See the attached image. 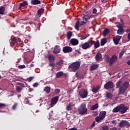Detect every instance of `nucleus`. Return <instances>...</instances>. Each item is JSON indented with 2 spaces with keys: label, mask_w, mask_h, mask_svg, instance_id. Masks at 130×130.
<instances>
[{
  "label": "nucleus",
  "mask_w": 130,
  "mask_h": 130,
  "mask_svg": "<svg viewBox=\"0 0 130 130\" xmlns=\"http://www.w3.org/2000/svg\"><path fill=\"white\" fill-rule=\"evenodd\" d=\"M128 109L127 107H125L124 104H121L114 108L112 110V112L113 113L120 112L121 114H123V113H125V112L127 111Z\"/></svg>",
  "instance_id": "nucleus-1"
},
{
  "label": "nucleus",
  "mask_w": 130,
  "mask_h": 130,
  "mask_svg": "<svg viewBox=\"0 0 130 130\" xmlns=\"http://www.w3.org/2000/svg\"><path fill=\"white\" fill-rule=\"evenodd\" d=\"M81 66L80 61H76L72 63L68 67L69 70H71V72H77L80 69Z\"/></svg>",
  "instance_id": "nucleus-2"
},
{
  "label": "nucleus",
  "mask_w": 130,
  "mask_h": 130,
  "mask_svg": "<svg viewBox=\"0 0 130 130\" xmlns=\"http://www.w3.org/2000/svg\"><path fill=\"white\" fill-rule=\"evenodd\" d=\"M95 16L93 14H84L82 17L83 21L80 23L81 26H83V25H85L88 22V20H90L92 18H94Z\"/></svg>",
  "instance_id": "nucleus-3"
},
{
  "label": "nucleus",
  "mask_w": 130,
  "mask_h": 130,
  "mask_svg": "<svg viewBox=\"0 0 130 130\" xmlns=\"http://www.w3.org/2000/svg\"><path fill=\"white\" fill-rule=\"evenodd\" d=\"M88 112V109L86 107L85 104H82L78 108V113L81 115H85Z\"/></svg>",
  "instance_id": "nucleus-4"
},
{
  "label": "nucleus",
  "mask_w": 130,
  "mask_h": 130,
  "mask_svg": "<svg viewBox=\"0 0 130 130\" xmlns=\"http://www.w3.org/2000/svg\"><path fill=\"white\" fill-rule=\"evenodd\" d=\"M48 59L49 61V66L52 68V67H55V63H54V60H55V57L53 55H49L48 56Z\"/></svg>",
  "instance_id": "nucleus-5"
},
{
  "label": "nucleus",
  "mask_w": 130,
  "mask_h": 130,
  "mask_svg": "<svg viewBox=\"0 0 130 130\" xmlns=\"http://www.w3.org/2000/svg\"><path fill=\"white\" fill-rule=\"evenodd\" d=\"M104 88L106 89V90L113 89V88H114V84L112 81H108L104 85Z\"/></svg>",
  "instance_id": "nucleus-6"
},
{
  "label": "nucleus",
  "mask_w": 130,
  "mask_h": 130,
  "mask_svg": "<svg viewBox=\"0 0 130 130\" xmlns=\"http://www.w3.org/2000/svg\"><path fill=\"white\" fill-rule=\"evenodd\" d=\"M79 95L81 98H86L88 96V91L85 89H83L80 90Z\"/></svg>",
  "instance_id": "nucleus-7"
},
{
  "label": "nucleus",
  "mask_w": 130,
  "mask_h": 130,
  "mask_svg": "<svg viewBox=\"0 0 130 130\" xmlns=\"http://www.w3.org/2000/svg\"><path fill=\"white\" fill-rule=\"evenodd\" d=\"M123 26L120 25H117L116 27L118 28L117 34L118 35H123V33H124V29H123Z\"/></svg>",
  "instance_id": "nucleus-8"
},
{
  "label": "nucleus",
  "mask_w": 130,
  "mask_h": 130,
  "mask_svg": "<svg viewBox=\"0 0 130 130\" xmlns=\"http://www.w3.org/2000/svg\"><path fill=\"white\" fill-rule=\"evenodd\" d=\"M129 126V122L126 120H121L119 124V127H124V126L128 127Z\"/></svg>",
  "instance_id": "nucleus-9"
},
{
  "label": "nucleus",
  "mask_w": 130,
  "mask_h": 130,
  "mask_svg": "<svg viewBox=\"0 0 130 130\" xmlns=\"http://www.w3.org/2000/svg\"><path fill=\"white\" fill-rule=\"evenodd\" d=\"M59 98V97H58V96H56L51 99V104L50 105V107H53V106L57 103Z\"/></svg>",
  "instance_id": "nucleus-10"
},
{
  "label": "nucleus",
  "mask_w": 130,
  "mask_h": 130,
  "mask_svg": "<svg viewBox=\"0 0 130 130\" xmlns=\"http://www.w3.org/2000/svg\"><path fill=\"white\" fill-rule=\"evenodd\" d=\"M92 46L91 45V44L90 43V42H86L84 43L83 44H81V47L82 49H89Z\"/></svg>",
  "instance_id": "nucleus-11"
},
{
  "label": "nucleus",
  "mask_w": 130,
  "mask_h": 130,
  "mask_svg": "<svg viewBox=\"0 0 130 130\" xmlns=\"http://www.w3.org/2000/svg\"><path fill=\"white\" fill-rule=\"evenodd\" d=\"M62 51L64 53H69L73 51V48L70 46H65L63 47Z\"/></svg>",
  "instance_id": "nucleus-12"
},
{
  "label": "nucleus",
  "mask_w": 130,
  "mask_h": 130,
  "mask_svg": "<svg viewBox=\"0 0 130 130\" xmlns=\"http://www.w3.org/2000/svg\"><path fill=\"white\" fill-rule=\"evenodd\" d=\"M60 51H61V49L60 48V46H59V45H56L54 47L53 52V53H54V54H58V53H60Z\"/></svg>",
  "instance_id": "nucleus-13"
},
{
  "label": "nucleus",
  "mask_w": 130,
  "mask_h": 130,
  "mask_svg": "<svg viewBox=\"0 0 130 130\" xmlns=\"http://www.w3.org/2000/svg\"><path fill=\"white\" fill-rule=\"evenodd\" d=\"M90 44H91V46L92 45H94L95 48H98V47L100 46V43L98 40L96 42L91 40L90 41Z\"/></svg>",
  "instance_id": "nucleus-14"
},
{
  "label": "nucleus",
  "mask_w": 130,
  "mask_h": 130,
  "mask_svg": "<svg viewBox=\"0 0 130 130\" xmlns=\"http://www.w3.org/2000/svg\"><path fill=\"white\" fill-rule=\"evenodd\" d=\"M121 38H122V36H116L115 38L113 39L114 43H115L116 45H117V44H118V43H119V41H120V39H121Z\"/></svg>",
  "instance_id": "nucleus-15"
},
{
  "label": "nucleus",
  "mask_w": 130,
  "mask_h": 130,
  "mask_svg": "<svg viewBox=\"0 0 130 130\" xmlns=\"http://www.w3.org/2000/svg\"><path fill=\"white\" fill-rule=\"evenodd\" d=\"M117 60V56L113 55L110 59V64H112Z\"/></svg>",
  "instance_id": "nucleus-16"
},
{
  "label": "nucleus",
  "mask_w": 130,
  "mask_h": 130,
  "mask_svg": "<svg viewBox=\"0 0 130 130\" xmlns=\"http://www.w3.org/2000/svg\"><path fill=\"white\" fill-rule=\"evenodd\" d=\"M126 91V89H125V88H124L123 86H121L119 88L118 95H123V94H124Z\"/></svg>",
  "instance_id": "nucleus-17"
},
{
  "label": "nucleus",
  "mask_w": 130,
  "mask_h": 130,
  "mask_svg": "<svg viewBox=\"0 0 130 130\" xmlns=\"http://www.w3.org/2000/svg\"><path fill=\"white\" fill-rule=\"evenodd\" d=\"M70 43L74 46H76V45H78L79 44V40L76 39H72L70 40Z\"/></svg>",
  "instance_id": "nucleus-18"
},
{
  "label": "nucleus",
  "mask_w": 130,
  "mask_h": 130,
  "mask_svg": "<svg viewBox=\"0 0 130 130\" xmlns=\"http://www.w3.org/2000/svg\"><path fill=\"white\" fill-rule=\"evenodd\" d=\"M102 59V54L100 52H98L95 56V59L96 61H99V60H100Z\"/></svg>",
  "instance_id": "nucleus-19"
},
{
  "label": "nucleus",
  "mask_w": 130,
  "mask_h": 130,
  "mask_svg": "<svg viewBox=\"0 0 130 130\" xmlns=\"http://www.w3.org/2000/svg\"><path fill=\"white\" fill-rule=\"evenodd\" d=\"M9 42L11 46H13V45H15V44H17V43H18V41L17 40V38H14L13 39H10L9 40Z\"/></svg>",
  "instance_id": "nucleus-20"
},
{
  "label": "nucleus",
  "mask_w": 130,
  "mask_h": 130,
  "mask_svg": "<svg viewBox=\"0 0 130 130\" xmlns=\"http://www.w3.org/2000/svg\"><path fill=\"white\" fill-rule=\"evenodd\" d=\"M26 6H28V2L23 1L22 3L20 4V6H19V10H21L22 8H24L26 7Z\"/></svg>",
  "instance_id": "nucleus-21"
},
{
  "label": "nucleus",
  "mask_w": 130,
  "mask_h": 130,
  "mask_svg": "<svg viewBox=\"0 0 130 130\" xmlns=\"http://www.w3.org/2000/svg\"><path fill=\"white\" fill-rule=\"evenodd\" d=\"M41 2L39 0H31V4L33 5H40Z\"/></svg>",
  "instance_id": "nucleus-22"
},
{
  "label": "nucleus",
  "mask_w": 130,
  "mask_h": 130,
  "mask_svg": "<svg viewBox=\"0 0 130 130\" xmlns=\"http://www.w3.org/2000/svg\"><path fill=\"white\" fill-rule=\"evenodd\" d=\"M122 87H123V88H124V89L127 90V89L128 88V87H129V83H128V82L125 81L123 83Z\"/></svg>",
  "instance_id": "nucleus-23"
},
{
  "label": "nucleus",
  "mask_w": 130,
  "mask_h": 130,
  "mask_svg": "<svg viewBox=\"0 0 130 130\" xmlns=\"http://www.w3.org/2000/svg\"><path fill=\"white\" fill-rule=\"evenodd\" d=\"M105 115H106V111H102L100 112L99 116L101 117V118L104 119L105 118Z\"/></svg>",
  "instance_id": "nucleus-24"
},
{
  "label": "nucleus",
  "mask_w": 130,
  "mask_h": 130,
  "mask_svg": "<svg viewBox=\"0 0 130 130\" xmlns=\"http://www.w3.org/2000/svg\"><path fill=\"white\" fill-rule=\"evenodd\" d=\"M64 64V61L63 60H60L56 62V66H59L62 67Z\"/></svg>",
  "instance_id": "nucleus-25"
},
{
  "label": "nucleus",
  "mask_w": 130,
  "mask_h": 130,
  "mask_svg": "<svg viewBox=\"0 0 130 130\" xmlns=\"http://www.w3.org/2000/svg\"><path fill=\"white\" fill-rule=\"evenodd\" d=\"M99 64H94L90 66V71H95V70H96L98 69Z\"/></svg>",
  "instance_id": "nucleus-26"
},
{
  "label": "nucleus",
  "mask_w": 130,
  "mask_h": 130,
  "mask_svg": "<svg viewBox=\"0 0 130 130\" xmlns=\"http://www.w3.org/2000/svg\"><path fill=\"white\" fill-rule=\"evenodd\" d=\"M110 32V31L109 30V29L105 28L102 33V35L104 36V37H105V36H106V35H107V34H108V33H109Z\"/></svg>",
  "instance_id": "nucleus-27"
},
{
  "label": "nucleus",
  "mask_w": 130,
  "mask_h": 130,
  "mask_svg": "<svg viewBox=\"0 0 130 130\" xmlns=\"http://www.w3.org/2000/svg\"><path fill=\"white\" fill-rule=\"evenodd\" d=\"M16 92L17 93H21V92H22V91H23V88H22L20 86L16 85Z\"/></svg>",
  "instance_id": "nucleus-28"
},
{
  "label": "nucleus",
  "mask_w": 130,
  "mask_h": 130,
  "mask_svg": "<svg viewBox=\"0 0 130 130\" xmlns=\"http://www.w3.org/2000/svg\"><path fill=\"white\" fill-rule=\"evenodd\" d=\"M107 43V39L106 38H103L101 40V45L103 46L105 43Z\"/></svg>",
  "instance_id": "nucleus-29"
},
{
  "label": "nucleus",
  "mask_w": 130,
  "mask_h": 130,
  "mask_svg": "<svg viewBox=\"0 0 130 130\" xmlns=\"http://www.w3.org/2000/svg\"><path fill=\"white\" fill-rule=\"evenodd\" d=\"M72 36H73V32L71 31H69L68 32H67V37L68 40H70V39H71Z\"/></svg>",
  "instance_id": "nucleus-30"
},
{
  "label": "nucleus",
  "mask_w": 130,
  "mask_h": 130,
  "mask_svg": "<svg viewBox=\"0 0 130 130\" xmlns=\"http://www.w3.org/2000/svg\"><path fill=\"white\" fill-rule=\"evenodd\" d=\"M121 83H122V81H121V80H119L116 82V89H118V88H119L120 87H122Z\"/></svg>",
  "instance_id": "nucleus-31"
},
{
  "label": "nucleus",
  "mask_w": 130,
  "mask_h": 130,
  "mask_svg": "<svg viewBox=\"0 0 130 130\" xmlns=\"http://www.w3.org/2000/svg\"><path fill=\"white\" fill-rule=\"evenodd\" d=\"M5 11H6V8L4 7H0V15H5Z\"/></svg>",
  "instance_id": "nucleus-32"
},
{
  "label": "nucleus",
  "mask_w": 130,
  "mask_h": 130,
  "mask_svg": "<svg viewBox=\"0 0 130 130\" xmlns=\"http://www.w3.org/2000/svg\"><path fill=\"white\" fill-rule=\"evenodd\" d=\"M63 76V73L62 72H59L56 74V78H60Z\"/></svg>",
  "instance_id": "nucleus-33"
},
{
  "label": "nucleus",
  "mask_w": 130,
  "mask_h": 130,
  "mask_svg": "<svg viewBox=\"0 0 130 130\" xmlns=\"http://www.w3.org/2000/svg\"><path fill=\"white\" fill-rule=\"evenodd\" d=\"M79 27H80V20H78L75 24V28L77 31H79Z\"/></svg>",
  "instance_id": "nucleus-34"
},
{
  "label": "nucleus",
  "mask_w": 130,
  "mask_h": 130,
  "mask_svg": "<svg viewBox=\"0 0 130 130\" xmlns=\"http://www.w3.org/2000/svg\"><path fill=\"white\" fill-rule=\"evenodd\" d=\"M106 97L107 98H108V99H111L112 98V97H113V95H112V93H111L110 92H108L106 94Z\"/></svg>",
  "instance_id": "nucleus-35"
},
{
  "label": "nucleus",
  "mask_w": 130,
  "mask_h": 130,
  "mask_svg": "<svg viewBox=\"0 0 130 130\" xmlns=\"http://www.w3.org/2000/svg\"><path fill=\"white\" fill-rule=\"evenodd\" d=\"M98 107H99L98 104H95V105L91 106V110H95V109H97Z\"/></svg>",
  "instance_id": "nucleus-36"
},
{
  "label": "nucleus",
  "mask_w": 130,
  "mask_h": 130,
  "mask_svg": "<svg viewBox=\"0 0 130 130\" xmlns=\"http://www.w3.org/2000/svg\"><path fill=\"white\" fill-rule=\"evenodd\" d=\"M98 90H99V86H96V87H94L92 88V91L93 93H96V92H98Z\"/></svg>",
  "instance_id": "nucleus-37"
},
{
  "label": "nucleus",
  "mask_w": 130,
  "mask_h": 130,
  "mask_svg": "<svg viewBox=\"0 0 130 130\" xmlns=\"http://www.w3.org/2000/svg\"><path fill=\"white\" fill-rule=\"evenodd\" d=\"M44 91L45 92H46L47 94H49V93H50V87H45Z\"/></svg>",
  "instance_id": "nucleus-38"
},
{
  "label": "nucleus",
  "mask_w": 130,
  "mask_h": 130,
  "mask_svg": "<svg viewBox=\"0 0 130 130\" xmlns=\"http://www.w3.org/2000/svg\"><path fill=\"white\" fill-rule=\"evenodd\" d=\"M43 13H44V9L43 8H41L38 11V15H42Z\"/></svg>",
  "instance_id": "nucleus-39"
},
{
  "label": "nucleus",
  "mask_w": 130,
  "mask_h": 130,
  "mask_svg": "<svg viewBox=\"0 0 130 130\" xmlns=\"http://www.w3.org/2000/svg\"><path fill=\"white\" fill-rule=\"evenodd\" d=\"M101 120H103V119L100 116H97L95 118V121H96L97 122H99V121H101Z\"/></svg>",
  "instance_id": "nucleus-40"
},
{
  "label": "nucleus",
  "mask_w": 130,
  "mask_h": 130,
  "mask_svg": "<svg viewBox=\"0 0 130 130\" xmlns=\"http://www.w3.org/2000/svg\"><path fill=\"white\" fill-rule=\"evenodd\" d=\"M54 93L55 95H58V94L60 93V89H55Z\"/></svg>",
  "instance_id": "nucleus-41"
},
{
  "label": "nucleus",
  "mask_w": 130,
  "mask_h": 130,
  "mask_svg": "<svg viewBox=\"0 0 130 130\" xmlns=\"http://www.w3.org/2000/svg\"><path fill=\"white\" fill-rule=\"evenodd\" d=\"M17 106H18V103H15L12 107V110H15L16 108H17Z\"/></svg>",
  "instance_id": "nucleus-42"
},
{
  "label": "nucleus",
  "mask_w": 130,
  "mask_h": 130,
  "mask_svg": "<svg viewBox=\"0 0 130 130\" xmlns=\"http://www.w3.org/2000/svg\"><path fill=\"white\" fill-rule=\"evenodd\" d=\"M105 60H106V62H107V63L109 62V63L110 64V59H109V56L106 55L105 57Z\"/></svg>",
  "instance_id": "nucleus-43"
},
{
  "label": "nucleus",
  "mask_w": 130,
  "mask_h": 130,
  "mask_svg": "<svg viewBox=\"0 0 130 130\" xmlns=\"http://www.w3.org/2000/svg\"><path fill=\"white\" fill-rule=\"evenodd\" d=\"M18 69H20V70H23V69H25L26 68V66L25 64L23 65H19L18 66Z\"/></svg>",
  "instance_id": "nucleus-44"
},
{
  "label": "nucleus",
  "mask_w": 130,
  "mask_h": 130,
  "mask_svg": "<svg viewBox=\"0 0 130 130\" xmlns=\"http://www.w3.org/2000/svg\"><path fill=\"white\" fill-rule=\"evenodd\" d=\"M17 85L20 86L21 88H25V85L22 82H17Z\"/></svg>",
  "instance_id": "nucleus-45"
},
{
  "label": "nucleus",
  "mask_w": 130,
  "mask_h": 130,
  "mask_svg": "<svg viewBox=\"0 0 130 130\" xmlns=\"http://www.w3.org/2000/svg\"><path fill=\"white\" fill-rule=\"evenodd\" d=\"M102 130H109V127L107 125H104L102 127Z\"/></svg>",
  "instance_id": "nucleus-46"
},
{
  "label": "nucleus",
  "mask_w": 130,
  "mask_h": 130,
  "mask_svg": "<svg viewBox=\"0 0 130 130\" xmlns=\"http://www.w3.org/2000/svg\"><path fill=\"white\" fill-rule=\"evenodd\" d=\"M124 52H125V50H122L121 51L119 55V57H121V56H122V55H123V54H124Z\"/></svg>",
  "instance_id": "nucleus-47"
},
{
  "label": "nucleus",
  "mask_w": 130,
  "mask_h": 130,
  "mask_svg": "<svg viewBox=\"0 0 130 130\" xmlns=\"http://www.w3.org/2000/svg\"><path fill=\"white\" fill-rule=\"evenodd\" d=\"M88 37L87 35L80 36V40H85Z\"/></svg>",
  "instance_id": "nucleus-48"
},
{
  "label": "nucleus",
  "mask_w": 130,
  "mask_h": 130,
  "mask_svg": "<svg viewBox=\"0 0 130 130\" xmlns=\"http://www.w3.org/2000/svg\"><path fill=\"white\" fill-rule=\"evenodd\" d=\"M33 79H34V77H30L29 78L27 79V82H31L32 81V80H33Z\"/></svg>",
  "instance_id": "nucleus-49"
},
{
  "label": "nucleus",
  "mask_w": 130,
  "mask_h": 130,
  "mask_svg": "<svg viewBox=\"0 0 130 130\" xmlns=\"http://www.w3.org/2000/svg\"><path fill=\"white\" fill-rule=\"evenodd\" d=\"M66 109H67V111H71L72 108H71V107H70L69 106H68L66 108Z\"/></svg>",
  "instance_id": "nucleus-50"
},
{
  "label": "nucleus",
  "mask_w": 130,
  "mask_h": 130,
  "mask_svg": "<svg viewBox=\"0 0 130 130\" xmlns=\"http://www.w3.org/2000/svg\"><path fill=\"white\" fill-rule=\"evenodd\" d=\"M68 106L72 108L73 106H75V104H74V103H70Z\"/></svg>",
  "instance_id": "nucleus-51"
},
{
  "label": "nucleus",
  "mask_w": 130,
  "mask_h": 130,
  "mask_svg": "<svg viewBox=\"0 0 130 130\" xmlns=\"http://www.w3.org/2000/svg\"><path fill=\"white\" fill-rule=\"evenodd\" d=\"M6 107V104L0 103V109L1 108H2V107Z\"/></svg>",
  "instance_id": "nucleus-52"
},
{
  "label": "nucleus",
  "mask_w": 130,
  "mask_h": 130,
  "mask_svg": "<svg viewBox=\"0 0 130 130\" xmlns=\"http://www.w3.org/2000/svg\"><path fill=\"white\" fill-rule=\"evenodd\" d=\"M93 14H96L97 13V9L96 8H94L92 10Z\"/></svg>",
  "instance_id": "nucleus-53"
},
{
  "label": "nucleus",
  "mask_w": 130,
  "mask_h": 130,
  "mask_svg": "<svg viewBox=\"0 0 130 130\" xmlns=\"http://www.w3.org/2000/svg\"><path fill=\"white\" fill-rule=\"evenodd\" d=\"M38 85H39L38 83H35L33 84V87H34L35 88L36 87H38Z\"/></svg>",
  "instance_id": "nucleus-54"
},
{
  "label": "nucleus",
  "mask_w": 130,
  "mask_h": 130,
  "mask_svg": "<svg viewBox=\"0 0 130 130\" xmlns=\"http://www.w3.org/2000/svg\"><path fill=\"white\" fill-rule=\"evenodd\" d=\"M120 22L121 23V25H124V22H123V20H122V19L120 18Z\"/></svg>",
  "instance_id": "nucleus-55"
},
{
  "label": "nucleus",
  "mask_w": 130,
  "mask_h": 130,
  "mask_svg": "<svg viewBox=\"0 0 130 130\" xmlns=\"http://www.w3.org/2000/svg\"><path fill=\"white\" fill-rule=\"evenodd\" d=\"M109 0H102V3L103 4H106Z\"/></svg>",
  "instance_id": "nucleus-56"
},
{
  "label": "nucleus",
  "mask_w": 130,
  "mask_h": 130,
  "mask_svg": "<svg viewBox=\"0 0 130 130\" xmlns=\"http://www.w3.org/2000/svg\"><path fill=\"white\" fill-rule=\"evenodd\" d=\"M112 123H113V124H116V120H113L112 121Z\"/></svg>",
  "instance_id": "nucleus-57"
},
{
  "label": "nucleus",
  "mask_w": 130,
  "mask_h": 130,
  "mask_svg": "<svg viewBox=\"0 0 130 130\" xmlns=\"http://www.w3.org/2000/svg\"><path fill=\"white\" fill-rule=\"evenodd\" d=\"M95 123H96V122L94 121L91 125V127H94V126H95Z\"/></svg>",
  "instance_id": "nucleus-58"
},
{
  "label": "nucleus",
  "mask_w": 130,
  "mask_h": 130,
  "mask_svg": "<svg viewBox=\"0 0 130 130\" xmlns=\"http://www.w3.org/2000/svg\"><path fill=\"white\" fill-rule=\"evenodd\" d=\"M25 103L26 104H29V100L28 99L25 100Z\"/></svg>",
  "instance_id": "nucleus-59"
},
{
  "label": "nucleus",
  "mask_w": 130,
  "mask_h": 130,
  "mask_svg": "<svg viewBox=\"0 0 130 130\" xmlns=\"http://www.w3.org/2000/svg\"><path fill=\"white\" fill-rule=\"evenodd\" d=\"M127 63L128 66H130V60L127 61Z\"/></svg>",
  "instance_id": "nucleus-60"
},
{
  "label": "nucleus",
  "mask_w": 130,
  "mask_h": 130,
  "mask_svg": "<svg viewBox=\"0 0 130 130\" xmlns=\"http://www.w3.org/2000/svg\"><path fill=\"white\" fill-rule=\"evenodd\" d=\"M22 95L21 94H18L17 95V97L18 98H20V97H21Z\"/></svg>",
  "instance_id": "nucleus-61"
},
{
  "label": "nucleus",
  "mask_w": 130,
  "mask_h": 130,
  "mask_svg": "<svg viewBox=\"0 0 130 130\" xmlns=\"http://www.w3.org/2000/svg\"><path fill=\"white\" fill-rule=\"evenodd\" d=\"M30 68H32V67H34V64H31L30 65Z\"/></svg>",
  "instance_id": "nucleus-62"
},
{
  "label": "nucleus",
  "mask_w": 130,
  "mask_h": 130,
  "mask_svg": "<svg viewBox=\"0 0 130 130\" xmlns=\"http://www.w3.org/2000/svg\"><path fill=\"white\" fill-rule=\"evenodd\" d=\"M129 31H130V29H126L125 30V32H129Z\"/></svg>",
  "instance_id": "nucleus-63"
},
{
  "label": "nucleus",
  "mask_w": 130,
  "mask_h": 130,
  "mask_svg": "<svg viewBox=\"0 0 130 130\" xmlns=\"http://www.w3.org/2000/svg\"><path fill=\"white\" fill-rule=\"evenodd\" d=\"M77 52H78V53H79L80 54H81V52L80 51V50H77Z\"/></svg>",
  "instance_id": "nucleus-64"
}]
</instances>
